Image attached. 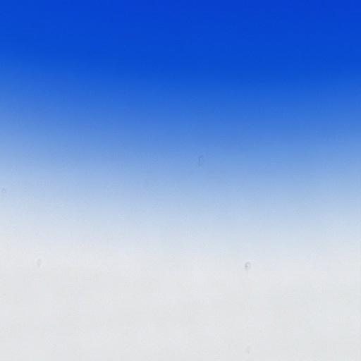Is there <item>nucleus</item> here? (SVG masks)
<instances>
[{"label": "nucleus", "mask_w": 361, "mask_h": 361, "mask_svg": "<svg viewBox=\"0 0 361 361\" xmlns=\"http://www.w3.org/2000/svg\"><path fill=\"white\" fill-rule=\"evenodd\" d=\"M93 67V0H92V68ZM93 112V110H91Z\"/></svg>", "instance_id": "f257e3e1"}]
</instances>
